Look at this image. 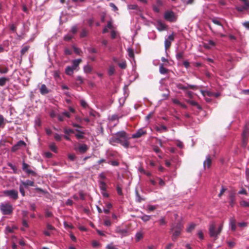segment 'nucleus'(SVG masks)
I'll return each mask as SVG.
<instances>
[{
    "label": "nucleus",
    "mask_w": 249,
    "mask_h": 249,
    "mask_svg": "<svg viewBox=\"0 0 249 249\" xmlns=\"http://www.w3.org/2000/svg\"><path fill=\"white\" fill-rule=\"evenodd\" d=\"M130 139L124 131H121L112 134L111 138L109 140V143L115 145V143L121 144L124 147L127 148L129 146V140Z\"/></svg>",
    "instance_id": "nucleus-1"
},
{
    "label": "nucleus",
    "mask_w": 249,
    "mask_h": 249,
    "mask_svg": "<svg viewBox=\"0 0 249 249\" xmlns=\"http://www.w3.org/2000/svg\"><path fill=\"white\" fill-rule=\"evenodd\" d=\"M223 226V223L221 224L216 229L214 222L210 224L209 228V232L210 237L214 238V240H216L218 238V235L220 234L222 231Z\"/></svg>",
    "instance_id": "nucleus-2"
},
{
    "label": "nucleus",
    "mask_w": 249,
    "mask_h": 249,
    "mask_svg": "<svg viewBox=\"0 0 249 249\" xmlns=\"http://www.w3.org/2000/svg\"><path fill=\"white\" fill-rule=\"evenodd\" d=\"M14 210L13 205L9 202H4L0 204V211L3 215H10Z\"/></svg>",
    "instance_id": "nucleus-3"
},
{
    "label": "nucleus",
    "mask_w": 249,
    "mask_h": 249,
    "mask_svg": "<svg viewBox=\"0 0 249 249\" xmlns=\"http://www.w3.org/2000/svg\"><path fill=\"white\" fill-rule=\"evenodd\" d=\"M182 227L181 223H178L172 226L171 231H174L172 236V239L173 241H176L178 237L180 235Z\"/></svg>",
    "instance_id": "nucleus-4"
},
{
    "label": "nucleus",
    "mask_w": 249,
    "mask_h": 249,
    "mask_svg": "<svg viewBox=\"0 0 249 249\" xmlns=\"http://www.w3.org/2000/svg\"><path fill=\"white\" fill-rule=\"evenodd\" d=\"M164 18L167 21L171 22H175L177 19V16L172 11H166L164 15Z\"/></svg>",
    "instance_id": "nucleus-5"
},
{
    "label": "nucleus",
    "mask_w": 249,
    "mask_h": 249,
    "mask_svg": "<svg viewBox=\"0 0 249 249\" xmlns=\"http://www.w3.org/2000/svg\"><path fill=\"white\" fill-rule=\"evenodd\" d=\"M3 194L4 196H9L13 200H17L18 198V192L15 190H5Z\"/></svg>",
    "instance_id": "nucleus-6"
},
{
    "label": "nucleus",
    "mask_w": 249,
    "mask_h": 249,
    "mask_svg": "<svg viewBox=\"0 0 249 249\" xmlns=\"http://www.w3.org/2000/svg\"><path fill=\"white\" fill-rule=\"evenodd\" d=\"M249 132V122L246 123L242 133L243 145L245 146L247 142V137Z\"/></svg>",
    "instance_id": "nucleus-7"
},
{
    "label": "nucleus",
    "mask_w": 249,
    "mask_h": 249,
    "mask_svg": "<svg viewBox=\"0 0 249 249\" xmlns=\"http://www.w3.org/2000/svg\"><path fill=\"white\" fill-rule=\"evenodd\" d=\"M29 167L30 166L29 164L25 163L24 161L23 162L22 167L23 171L28 175H31L32 176L34 177L36 176V173L34 171L30 169Z\"/></svg>",
    "instance_id": "nucleus-8"
},
{
    "label": "nucleus",
    "mask_w": 249,
    "mask_h": 249,
    "mask_svg": "<svg viewBox=\"0 0 249 249\" xmlns=\"http://www.w3.org/2000/svg\"><path fill=\"white\" fill-rule=\"evenodd\" d=\"M26 143L22 140L19 141L16 144L11 148V151L13 152L19 149L21 147H25Z\"/></svg>",
    "instance_id": "nucleus-9"
},
{
    "label": "nucleus",
    "mask_w": 249,
    "mask_h": 249,
    "mask_svg": "<svg viewBox=\"0 0 249 249\" xmlns=\"http://www.w3.org/2000/svg\"><path fill=\"white\" fill-rule=\"evenodd\" d=\"M174 40V35L172 34L168 36L167 38H166L164 41L165 49L166 50H168L171 45V42Z\"/></svg>",
    "instance_id": "nucleus-10"
},
{
    "label": "nucleus",
    "mask_w": 249,
    "mask_h": 249,
    "mask_svg": "<svg viewBox=\"0 0 249 249\" xmlns=\"http://www.w3.org/2000/svg\"><path fill=\"white\" fill-rule=\"evenodd\" d=\"M146 132L143 128L139 129L137 132L134 133L132 136V138H139L142 135L146 134Z\"/></svg>",
    "instance_id": "nucleus-11"
},
{
    "label": "nucleus",
    "mask_w": 249,
    "mask_h": 249,
    "mask_svg": "<svg viewBox=\"0 0 249 249\" xmlns=\"http://www.w3.org/2000/svg\"><path fill=\"white\" fill-rule=\"evenodd\" d=\"M88 146L86 144H80L75 150H78L81 153H85L88 150Z\"/></svg>",
    "instance_id": "nucleus-12"
},
{
    "label": "nucleus",
    "mask_w": 249,
    "mask_h": 249,
    "mask_svg": "<svg viewBox=\"0 0 249 249\" xmlns=\"http://www.w3.org/2000/svg\"><path fill=\"white\" fill-rule=\"evenodd\" d=\"M212 163V159L210 155L206 157V160L203 162L204 168L205 169L206 167L209 168Z\"/></svg>",
    "instance_id": "nucleus-13"
},
{
    "label": "nucleus",
    "mask_w": 249,
    "mask_h": 249,
    "mask_svg": "<svg viewBox=\"0 0 249 249\" xmlns=\"http://www.w3.org/2000/svg\"><path fill=\"white\" fill-rule=\"evenodd\" d=\"M115 231L121 234L122 236H126L127 233V230L126 229H121L120 227L116 228Z\"/></svg>",
    "instance_id": "nucleus-14"
},
{
    "label": "nucleus",
    "mask_w": 249,
    "mask_h": 249,
    "mask_svg": "<svg viewBox=\"0 0 249 249\" xmlns=\"http://www.w3.org/2000/svg\"><path fill=\"white\" fill-rule=\"evenodd\" d=\"M40 92L42 95H45L50 92V90L47 88L45 84L41 85L39 89Z\"/></svg>",
    "instance_id": "nucleus-15"
},
{
    "label": "nucleus",
    "mask_w": 249,
    "mask_h": 249,
    "mask_svg": "<svg viewBox=\"0 0 249 249\" xmlns=\"http://www.w3.org/2000/svg\"><path fill=\"white\" fill-rule=\"evenodd\" d=\"M230 205L233 207L235 204V193L231 192L229 196Z\"/></svg>",
    "instance_id": "nucleus-16"
},
{
    "label": "nucleus",
    "mask_w": 249,
    "mask_h": 249,
    "mask_svg": "<svg viewBox=\"0 0 249 249\" xmlns=\"http://www.w3.org/2000/svg\"><path fill=\"white\" fill-rule=\"evenodd\" d=\"M160 72L161 74H167L169 71V70L164 67L163 64H160L159 68Z\"/></svg>",
    "instance_id": "nucleus-17"
},
{
    "label": "nucleus",
    "mask_w": 249,
    "mask_h": 249,
    "mask_svg": "<svg viewBox=\"0 0 249 249\" xmlns=\"http://www.w3.org/2000/svg\"><path fill=\"white\" fill-rule=\"evenodd\" d=\"M75 130L78 132V133L75 134V137L77 139H82L84 138V135L85 134V132L84 131L79 129H76Z\"/></svg>",
    "instance_id": "nucleus-18"
},
{
    "label": "nucleus",
    "mask_w": 249,
    "mask_h": 249,
    "mask_svg": "<svg viewBox=\"0 0 249 249\" xmlns=\"http://www.w3.org/2000/svg\"><path fill=\"white\" fill-rule=\"evenodd\" d=\"M230 225L232 231H234L236 230V220L234 218H232L230 219Z\"/></svg>",
    "instance_id": "nucleus-19"
},
{
    "label": "nucleus",
    "mask_w": 249,
    "mask_h": 249,
    "mask_svg": "<svg viewBox=\"0 0 249 249\" xmlns=\"http://www.w3.org/2000/svg\"><path fill=\"white\" fill-rule=\"evenodd\" d=\"M82 60L81 59H75L72 61V67L75 70L79 64L81 62Z\"/></svg>",
    "instance_id": "nucleus-20"
},
{
    "label": "nucleus",
    "mask_w": 249,
    "mask_h": 249,
    "mask_svg": "<svg viewBox=\"0 0 249 249\" xmlns=\"http://www.w3.org/2000/svg\"><path fill=\"white\" fill-rule=\"evenodd\" d=\"M158 30L161 31L166 29V26L165 24L163 23L161 21L158 22Z\"/></svg>",
    "instance_id": "nucleus-21"
},
{
    "label": "nucleus",
    "mask_w": 249,
    "mask_h": 249,
    "mask_svg": "<svg viewBox=\"0 0 249 249\" xmlns=\"http://www.w3.org/2000/svg\"><path fill=\"white\" fill-rule=\"evenodd\" d=\"M22 185L24 187H27L28 186H33L34 185V182L30 180H27L25 181H22L21 182Z\"/></svg>",
    "instance_id": "nucleus-22"
},
{
    "label": "nucleus",
    "mask_w": 249,
    "mask_h": 249,
    "mask_svg": "<svg viewBox=\"0 0 249 249\" xmlns=\"http://www.w3.org/2000/svg\"><path fill=\"white\" fill-rule=\"evenodd\" d=\"M9 81V78L6 77H2L0 78V86H4L6 82Z\"/></svg>",
    "instance_id": "nucleus-23"
},
{
    "label": "nucleus",
    "mask_w": 249,
    "mask_h": 249,
    "mask_svg": "<svg viewBox=\"0 0 249 249\" xmlns=\"http://www.w3.org/2000/svg\"><path fill=\"white\" fill-rule=\"evenodd\" d=\"M184 56V51L178 52L177 53L176 55V58L178 60H180L183 59Z\"/></svg>",
    "instance_id": "nucleus-24"
},
{
    "label": "nucleus",
    "mask_w": 249,
    "mask_h": 249,
    "mask_svg": "<svg viewBox=\"0 0 249 249\" xmlns=\"http://www.w3.org/2000/svg\"><path fill=\"white\" fill-rule=\"evenodd\" d=\"M74 69L71 66H68L65 70L66 73L68 75H71L73 73V70Z\"/></svg>",
    "instance_id": "nucleus-25"
},
{
    "label": "nucleus",
    "mask_w": 249,
    "mask_h": 249,
    "mask_svg": "<svg viewBox=\"0 0 249 249\" xmlns=\"http://www.w3.org/2000/svg\"><path fill=\"white\" fill-rule=\"evenodd\" d=\"M136 194V200L138 202H141L142 200H144V198H142L139 193L138 190L136 189L135 190Z\"/></svg>",
    "instance_id": "nucleus-26"
},
{
    "label": "nucleus",
    "mask_w": 249,
    "mask_h": 249,
    "mask_svg": "<svg viewBox=\"0 0 249 249\" xmlns=\"http://www.w3.org/2000/svg\"><path fill=\"white\" fill-rule=\"evenodd\" d=\"M50 149L53 152H57V148L54 142H52L49 144Z\"/></svg>",
    "instance_id": "nucleus-27"
},
{
    "label": "nucleus",
    "mask_w": 249,
    "mask_h": 249,
    "mask_svg": "<svg viewBox=\"0 0 249 249\" xmlns=\"http://www.w3.org/2000/svg\"><path fill=\"white\" fill-rule=\"evenodd\" d=\"M215 45V43L213 40H209L208 44H204V46L206 49H210L211 46H213Z\"/></svg>",
    "instance_id": "nucleus-28"
},
{
    "label": "nucleus",
    "mask_w": 249,
    "mask_h": 249,
    "mask_svg": "<svg viewBox=\"0 0 249 249\" xmlns=\"http://www.w3.org/2000/svg\"><path fill=\"white\" fill-rule=\"evenodd\" d=\"M156 131L161 132L162 130L164 131H167V127L165 125H161L160 126H156L155 127Z\"/></svg>",
    "instance_id": "nucleus-29"
},
{
    "label": "nucleus",
    "mask_w": 249,
    "mask_h": 249,
    "mask_svg": "<svg viewBox=\"0 0 249 249\" xmlns=\"http://www.w3.org/2000/svg\"><path fill=\"white\" fill-rule=\"evenodd\" d=\"M139 218H141L143 221L146 222L150 219L151 216L144 214L143 215L140 216Z\"/></svg>",
    "instance_id": "nucleus-30"
},
{
    "label": "nucleus",
    "mask_w": 249,
    "mask_h": 249,
    "mask_svg": "<svg viewBox=\"0 0 249 249\" xmlns=\"http://www.w3.org/2000/svg\"><path fill=\"white\" fill-rule=\"evenodd\" d=\"M158 222L160 226H164L167 224V221H166L164 217H161Z\"/></svg>",
    "instance_id": "nucleus-31"
},
{
    "label": "nucleus",
    "mask_w": 249,
    "mask_h": 249,
    "mask_svg": "<svg viewBox=\"0 0 249 249\" xmlns=\"http://www.w3.org/2000/svg\"><path fill=\"white\" fill-rule=\"evenodd\" d=\"M84 71L87 73H90L92 71V68L89 65L84 67Z\"/></svg>",
    "instance_id": "nucleus-32"
},
{
    "label": "nucleus",
    "mask_w": 249,
    "mask_h": 249,
    "mask_svg": "<svg viewBox=\"0 0 249 249\" xmlns=\"http://www.w3.org/2000/svg\"><path fill=\"white\" fill-rule=\"evenodd\" d=\"M119 67L122 69H125L126 68V64L125 60H122L118 63Z\"/></svg>",
    "instance_id": "nucleus-33"
},
{
    "label": "nucleus",
    "mask_w": 249,
    "mask_h": 249,
    "mask_svg": "<svg viewBox=\"0 0 249 249\" xmlns=\"http://www.w3.org/2000/svg\"><path fill=\"white\" fill-rule=\"evenodd\" d=\"M100 184V188L101 190L102 191H106V183L103 181H99Z\"/></svg>",
    "instance_id": "nucleus-34"
},
{
    "label": "nucleus",
    "mask_w": 249,
    "mask_h": 249,
    "mask_svg": "<svg viewBox=\"0 0 249 249\" xmlns=\"http://www.w3.org/2000/svg\"><path fill=\"white\" fill-rule=\"evenodd\" d=\"M241 206L243 207H249V201L242 200L240 202Z\"/></svg>",
    "instance_id": "nucleus-35"
},
{
    "label": "nucleus",
    "mask_w": 249,
    "mask_h": 249,
    "mask_svg": "<svg viewBox=\"0 0 249 249\" xmlns=\"http://www.w3.org/2000/svg\"><path fill=\"white\" fill-rule=\"evenodd\" d=\"M195 227H196V225L195 224H194V223L191 224L186 229L187 232H191L193 230H194Z\"/></svg>",
    "instance_id": "nucleus-36"
},
{
    "label": "nucleus",
    "mask_w": 249,
    "mask_h": 249,
    "mask_svg": "<svg viewBox=\"0 0 249 249\" xmlns=\"http://www.w3.org/2000/svg\"><path fill=\"white\" fill-rule=\"evenodd\" d=\"M187 102L188 103H189L190 105H192V106H197V108L198 109L201 108V107H200V106L197 104V102H196L195 101H193V100H188Z\"/></svg>",
    "instance_id": "nucleus-37"
},
{
    "label": "nucleus",
    "mask_w": 249,
    "mask_h": 249,
    "mask_svg": "<svg viewBox=\"0 0 249 249\" xmlns=\"http://www.w3.org/2000/svg\"><path fill=\"white\" fill-rule=\"evenodd\" d=\"M29 48L30 47L29 46H26L23 47L20 51L21 55H24L28 51Z\"/></svg>",
    "instance_id": "nucleus-38"
},
{
    "label": "nucleus",
    "mask_w": 249,
    "mask_h": 249,
    "mask_svg": "<svg viewBox=\"0 0 249 249\" xmlns=\"http://www.w3.org/2000/svg\"><path fill=\"white\" fill-rule=\"evenodd\" d=\"M128 55L130 58H134V54L133 50L132 48H129L127 49Z\"/></svg>",
    "instance_id": "nucleus-39"
},
{
    "label": "nucleus",
    "mask_w": 249,
    "mask_h": 249,
    "mask_svg": "<svg viewBox=\"0 0 249 249\" xmlns=\"http://www.w3.org/2000/svg\"><path fill=\"white\" fill-rule=\"evenodd\" d=\"M135 236L137 241H139L143 238V234L141 232H139L136 234Z\"/></svg>",
    "instance_id": "nucleus-40"
},
{
    "label": "nucleus",
    "mask_w": 249,
    "mask_h": 249,
    "mask_svg": "<svg viewBox=\"0 0 249 249\" xmlns=\"http://www.w3.org/2000/svg\"><path fill=\"white\" fill-rule=\"evenodd\" d=\"M116 190L117 193L120 196H123V194L122 190V187L119 184H117L116 186Z\"/></svg>",
    "instance_id": "nucleus-41"
},
{
    "label": "nucleus",
    "mask_w": 249,
    "mask_h": 249,
    "mask_svg": "<svg viewBox=\"0 0 249 249\" xmlns=\"http://www.w3.org/2000/svg\"><path fill=\"white\" fill-rule=\"evenodd\" d=\"M177 87L178 89L182 90H185L188 89V87L187 86H183L181 84H177Z\"/></svg>",
    "instance_id": "nucleus-42"
},
{
    "label": "nucleus",
    "mask_w": 249,
    "mask_h": 249,
    "mask_svg": "<svg viewBox=\"0 0 249 249\" xmlns=\"http://www.w3.org/2000/svg\"><path fill=\"white\" fill-rule=\"evenodd\" d=\"M242 2H244V5H243L245 8L248 10L249 9V0H240Z\"/></svg>",
    "instance_id": "nucleus-43"
},
{
    "label": "nucleus",
    "mask_w": 249,
    "mask_h": 249,
    "mask_svg": "<svg viewBox=\"0 0 249 249\" xmlns=\"http://www.w3.org/2000/svg\"><path fill=\"white\" fill-rule=\"evenodd\" d=\"M114 71L115 70L114 67L112 66H110L108 71V75L110 76L113 75L114 73Z\"/></svg>",
    "instance_id": "nucleus-44"
},
{
    "label": "nucleus",
    "mask_w": 249,
    "mask_h": 249,
    "mask_svg": "<svg viewBox=\"0 0 249 249\" xmlns=\"http://www.w3.org/2000/svg\"><path fill=\"white\" fill-rule=\"evenodd\" d=\"M87 34H88L87 31L86 29H83L82 30L81 33L80 34V37H85V36H87Z\"/></svg>",
    "instance_id": "nucleus-45"
},
{
    "label": "nucleus",
    "mask_w": 249,
    "mask_h": 249,
    "mask_svg": "<svg viewBox=\"0 0 249 249\" xmlns=\"http://www.w3.org/2000/svg\"><path fill=\"white\" fill-rule=\"evenodd\" d=\"M109 164H110L112 166H117L119 165V162L117 160H111L108 162Z\"/></svg>",
    "instance_id": "nucleus-46"
},
{
    "label": "nucleus",
    "mask_w": 249,
    "mask_h": 249,
    "mask_svg": "<svg viewBox=\"0 0 249 249\" xmlns=\"http://www.w3.org/2000/svg\"><path fill=\"white\" fill-rule=\"evenodd\" d=\"M128 8L129 9L137 10L138 8V6L136 4H130L128 5Z\"/></svg>",
    "instance_id": "nucleus-47"
},
{
    "label": "nucleus",
    "mask_w": 249,
    "mask_h": 249,
    "mask_svg": "<svg viewBox=\"0 0 249 249\" xmlns=\"http://www.w3.org/2000/svg\"><path fill=\"white\" fill-rule=\"evenodd\" d=\"M9 71L7 67H4L3 68H0V73H6Z\"/></svg>",
    "instance_id": "nucleus-48"
},
{
    "label": "nucleus",
    "mask_w": 249,
    "mask_h": 249,
    "mask_svg": "<svg viewBox=\"0 0 249 249\" xmlns=\"http://www.w3.org/2000/svg\"><path fill=\"white\" fill-rule=\"evenodd\" d=\"M87 49L89 53H97V50L94 48L89 47V48H88Z\"/></svg>",
    "instance_id": "nucleus-49"
},
{
    "label": "nucleus",
    "mask_w": 249,
    "mask_h": 249,
    "mask_svg": "<svg viewBox=\"0 0 249 249\" xmlns=\"http://www.w3.org/2000/svg\"><path fill=\"white\" fill-rule=\"evenodd\" d=\"M54 139L56 141H60L61 140V135L57 134V133H55L54 134Z\"/></svg>",
    "instance_id": "nucleus-50"
},
{
    "label": "nucleus",
    "mask_w": 249,
    "mask_h": 249,
    "mask_svg": "<svg viewBox=\"0 0 249 249\" xmlns=\"http://www.w3.org/2000/svg\"><path fill=\"white\" fill-rule=\"evenodd\" d=\"M212 22L215 24H217L218 25H219V26H221L222 27H223V26L222 25L221 23H220V22L219 21H218L217 19L216 18H213L212 19Z\"/></svg>",
    "instance_id": "nucleus-51"
},
{
    "label": "nucleus",
    "mask_w": 249,
    "mask_h": 249,
    "mask_svg": "<svg viewBox=\"0 0 249 249\" xmlns=\"http://www.w3.org/2000/svg\"><path fill=\"white\" fill-rule=\"evenodd\" d=\"M236 9L239 12H242L244 10H247L244 6H237Z\"/></svg>",
    "instance_id": "nucleus-52"
},
{
    "label": "nucleus",
    "mask_w": 249,
    "mask_h": 249,
    "mask_svg": "<svg viewBox=\"0 0 249 249\" xmlns=\"http://www.w3.org/2000/svg\"><path fill=\"white\" fill-rule=\"evenodd\" d=\"M64 133L66 134H69L70 133H73L74 130L71 129H65Z\"/></svg>",
    "instance_id": "nucleus-53"
},
{
    "label": "nucleus",
    "mask_w": 249,
    "mask_h": 249,
    "mask_svg": "<svg viewBox=\"0 0 249 249\" xmlns=\"http://www.w3.org/2000/svg\"><path fill=\"white\" fill-rule=\"evenodd\" d=\"M7 165L14 171L15 173L16 172L17 168L15 165H13L11 163H8Z\"/></svg>",
    "instance_id": "nucleus-54"
},
{
    "label": "nucleus",
    "mask_w": 249,
    "mask_h": 249,
    "mask_svg": "<svg viewBox=\"0 0 249 249\" xmlns=\"http://www.w3.org/2000/svg\"><path fill=\"white\" fill-rule=\"evenodd\" d=\"M19 191L23 196H25V191L22 185L19 186Z\"/></svg>",
    "instance_id": "nucleus-55"
},
{
    "label": "nucleus",
    "mask_w": 249,
    "mask_h": 249,
    "mask_svg": "<svg viewBox=\"0 0 249 249\" xmlns=\"http://www.w3.org/2000/svg\"><path fill=\"white\" fill-rule=\"evenodd\" d=\"M80 105L82 107H83L84 108L87 107L88 106V105L85 101L82 100L80 101Z\"/></svg>",
    "instance_id": "nucleus-56"
},
{
    "label": "nucleus",
    "mask_w": 249,
    "mask_h": 249,
    "mask_svg": "<svg viewBox=\"0 0 249 249\" xmlns=\"http://www.w3.org/2000/svg\"><path fill=\"white\" fill-rule=\"evenodd\" d=\"M226 190V188H225L224 186L222 187L221 190L218 194V196L221 197L222 195L223 194V193L225 192Z\"/></svg>",
    "instance_id": "nucleus-57"
},
{
    "label": "nucleus",
    "mask_w": 249,
    "mask_h": 249,
    "mask_svg": "<svg viewBox=\"0 0 249 249\" xmlns=\"http://www.w3.org/2000/svg\"><path fill=\"white\" fill-rule=\"evenodd\" d=\"M68 157L69 159L71 161L74 160L76 158V156L74 154H69Z\"/></svg>",
    "instance_id": "nucleus-58"
},
{
    "label": "nucleus",
    "mask_w": 249,
    "mask_h": 249,
    "mask_svg": "<svg viewBox=\"0 0 249 249\" xmlns=\"http://www.w3.org/2000/svg\"><path fill=\"white\" fill-rule=\"evenodd\" d=\"M72 38V36L68 35L64 36V39L65 41H70Z\"/></svg>",
    "instance_id": "nucleus-59"
},
{
    "label": "nucleus",
    "mask_w": 249,
    "mask_h": 249,
    "mask_svg": "<svg viewBox=\"0 0 249 249\" xmlns=\"http://www.w3.org/2000/svg\"><path fill=\"white\" fill-rule=\"evenodd\" d=\"M53 214L51 212L49 211H46L45 212V216L48 217H52Z\"/></svg>",
    "instance_id": "nucleus-60"
},
{
    "label": "nucleus",
    "mask_w": 249,
    "mask_h": 249,
    "mask_svg": "<svg viewBox=\"0 0 249 249\" xmlns=\"http://www.w3.org/2000/svg\"><path fill=\"white\" fill-rule=\"evenodd\" d=\"M119 118V117L116 115L114 114L111 116V121H115L116 120H118Z\"/></svg>",
    "instance_id": "nucleus-61"
},
{
    "label": "nucleus",
    "mask_w": 249,
    "mask_h": 249,
    "mask_svg": "<svg viewBox=\"0 0 249 249\" xmlns=\"http://www.w3.org/2000/svg\"><path fill=\"white\" fill-rule=\"evenodd\" d=\"M107 249H118L117 248L114 247L112 244L108 245L107 246Z\"/></svg>",
    "instance_id": "nucleus-62"
},
{
    "label": "nucleus",
    "mask_w": 249,
    "mask_h": 249,
    "mask_svg": "<svg viewBox=\"0 0 249 249\" xmlns=\"http://www.w3.org/2000/svg\"><path fill=\"white\" fill-rule=\"evenodd\" d=\"M174 246L173 243H169L165 247V249H172V248Z\"/></svg>",
    "instance_id": "nucleus-63"
},
{
    "label": "nucleus",
    "mask_w": 249,
    "mask_h": 249,
    "mask_svg": "<svg viewBox=\"0 0 249 249\" xmlns=\"http://www.w3.org/2000/svg\"><path fill=\"white\" fill-rule=\"evenodd\" d=\"M243 26L247 29H249V21H246L243 23Z\"/></svg>",
    "instance_id": "nucleus-64"
}]
</instances>
